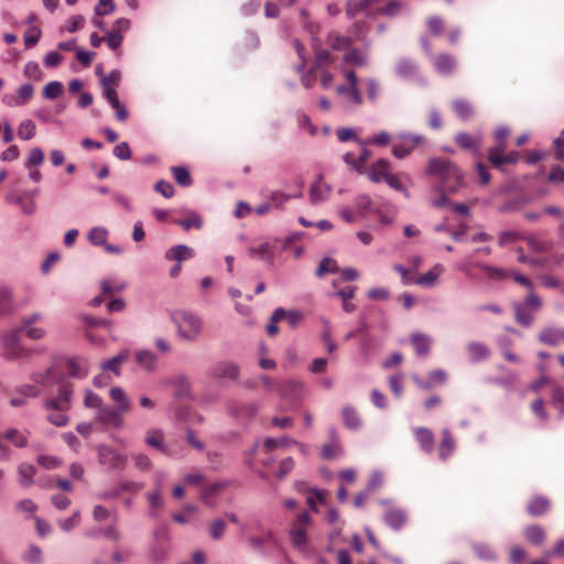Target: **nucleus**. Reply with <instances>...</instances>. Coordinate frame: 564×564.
<instances>
[{
    "label": "nucleus",
    "instance_id": "obj_1",
    "mask_svg": "<svg viewBox=\"0 0 564 564\" xmlns=\"http://www.w3.org/2000/svg\"><path fill=\"white\" fill-rule=\"evenodd\" d=\"M430 174L441 180L444 191L455 193L464 184V176L458 167L445 159H433L429 162Z\"/></svg>",
    "mask_w": 564,
    "mask_h": 564
},
{
    "label": "nucleus",
    "instance_id": "obj_2",
    "mask_svg": "<svg viewBox=\"0 0 564 564\" xmlns=\"http://www.w3.org/2000/svg\"><path fill=\"white\" fill-rule=\"evenodd\" d=\"M72 394V386L63 384L56 398L45 401L44 406L47 411H50L47 414V420L52 424L56 426H64L68 423V416L66 412L70 408Z\"/></svg>",
    "mask_w": 564,
    "mask_h": 564
},
{
    "label": "nucleus",
    "instance_id": "obj_3",
    "mask_svg": "<svg viewBox=\"0 0 564 564\" xmlns=\"http://www.w3.org/2000/svg\"><path fill=\"white\" fill-rule=\"evenodd\" d=\"M171 317L176 326L178 337L193 341L199 336L202 322L196 315L186 311H177Z\"/></svg>",
    "mask_w": 564,
    "mask_h": 564
},
{
    "label": "nucleus",
    "instance_id": "obj_4",
    "mask_svg": "<svg viewBox=\"0 0 564 564\" xmlns=\"http://www.w3.org/2000/svg\"><path fill=\"white\" fill-rule=\"evenodd\" d=\"M359 13L367 17L377 18L388 13V0H348L346 3V14L352 19Z\"/></svg>",
    "mask_w": 564,
    "mask_h": 564
},
{
    "label": "nucleus",
    "instance_id": "obj_5",
    "mask_svg": "<svg viewBox=\"0 0 564 564\" xmlns=\"http://www.w3.org/2000/svg\"><path fill=\"white\" fill-rule=\"evenodd\" d=\"M394 270L400 273L402 282L404 284H419L423 288H431L433 286L438 276L443 273L444 268L441 264H435L431 270H429L426 273H423L419 276H414L412 270H409L404 268L403 265L397 264L394 265Z\"/></svg>",
    "mask_w": 564,
    "mask_h": 564
},
{
    "label": "nucleus",
    "instance_id": "obj_6",
    "mask_svg": "<svg viewBox=\"0 0 564 564\" xmlns=\"http://www.w3.org/2000/svg\"><path fill=\"white\" fill-rule=\"evenodd\" d=\"M312 523V518L307 511L301 512L292 524L290 535L293 545L299 550H304L307 543L306 530Z\"/></svg>",
    "mask_w": 564,
    "mask_h": 564
},
{
    "label": "nucleus",
    "instance_id": "obj_7",
    "mask_svg": "<svg viewBox=\"0 0 564 564\" xmlns=\"http://www.w3.org/2000/svg\"><path fill=\"white\" fill-rule=\"evenodd\" d=\"M343 75L348 80V85L337 87V94L344 96L348 102L359 106L362 102L361 94L358 89V79L354 69H343Z\"/></svg>",
    "mask_w": 564,
    "mask_h": 564
},
{
    "label": "nucleus",
    "instance_id": "obj_8",
    "mask_svg": "<svg viewBox=\"0 0 564 564\" xmlns=\"http://www.w3.org/2000/svg\"><path fill=\"white\" fill-rule=\"evenodd\" d=\"M98 459L101 465L115 470H121L127 465V457L124 455L106 445L98 447Z\"/></svg>",
    "mask_w": 564,
    "mask_h": 564
},
{
    "label": "nucleus",
    "instance_id": "obj_9",
    "mask_svg": "<svg viewBox=\"0 0 564 564\" xmlns=\"http://www.w3.org/2000/svg\"><path fill=\"white\" fill-rule=\"evenodd\" d=\"M506 148L507 145L502 144L491 147L488 150V161L498 170H501L503 164H514L520 159V154L517 151H510L509 153L503 154Z\"/></svg>",
    "mask_w": 564,
    "mask_h": 564
},
{
    "label": "nucleus",
    "instance_id": "obj_10",
    "mask_svg": "<svg viewBox=\"0 0 564 564\" xmlns=\"http://www.w3.org/2000/svg\"><path fill=\"white\" fill-rule=\"evenodd\" d=\"M279 393L281 398L297 404L307 394V389L302 382L290 380L279 387Z\"/></svg>",
    "mask_w": 564,
    "mask_h": 564
},
{
    "label": "nucleus",
    "instance_id": "obj_11",
    "mask_svg": "<svg viewBox=\"0 0 564 564\" xmlns=\"http://www.w3.org/2000/svg\"><path fill=\"white\" fill-rule=\"evenodd\" d=\"M20 330L15 329L3 337L4 354L11 359H19L28 356V351L20 346Z\"/></svg>",
    "mask_w": 564,
    "mask_h": 564
},
{
    "label": "nucleus",
    "instance_id": "obj_12",
    "mask_svg": "<svg viewBox=\"0 0 564 564\" xmlns=\"http://www.w3.org/2000/svg\"><path fill=\"white\" fill-rule=\"evenodd\" d=\"M422 143L423 138L420 135H404L401 138L400 142L393 143L392 153L395 158L403 159Z\"/></svg>",
    "mask_w": 564,
    "mask_h": 564
},
{
    "label": "nucleus",
    "instance_id": "obj_13",
    "mask_svg": "<svg viewBox=\"0 0 564 564\" xmlns=\"http://www.w3.org/2000/svg\"><path fill=\"white\" fill-rule=\"evenodd\" d=\"M276 249V240L265 241L249 248V254L259 258L268 263H272Z\"/></svg>",
    "mask_w": 564,
    "mask_h": 564
},
{
    "label": "nucleus",
    "instance_id": "obj_14",
    "mask_svg": "<svg viewBox=\"0 0 564 564\" xmlns=\"http://www.w3.org/2000/svg\"><path fill=\"white\" fill-rule=\"evenodd\" d=\"M123 413L124 412H121L119 409L105 406L98 410L97 420L102 424L120 427L123 423Z\"/></svg>",
    "mask_w": 564,
    "mask_h": 564
},
{
    "label": "nucleus",
    "instance_id": "obj_15",
    "mask_svg": "<svg viewBox=\"0 0 564 564\" xmlns=\"http://www.w3.org/2000/svg\"><path fill=\"white\" fill-rule=\"evenodd\" d=\"M212 376L221 379H237L239 376V368L237 365L228 361L216 364L212 370Z\"/></svg>",
    "mask_w": 564,
    "mask_h": 564
},
{
    "label": "nucleus",
    "instance_id": "obj_16",
    "mask_svg": "<svg viewBox=\"0 0 564 564\" xmlns=\"http://www.w3.org/2000/svg\"><path fill=\"white\" fill-rule=\"evenodd\" d=\"M551 507V502L546 497L535 496L527 503V512L532 517L544 516Z\"/></svg>",
    "mask_w": 564,
    "mask_h": 564
},
{
    "label": "nucleus",
    "instance_id": "obj_17",
    "mask_svg": "<svg viewBox=\"0 0 564 564\" xmlns=\"http://www.w3.org/2000/svg\"><path fill=\"white\" fill-rule=\"evenodd\" d=\"M433 66L440 74L448 75L456 68V59L449 54L441 53L433 56Z\"/></svg>",
    "mask_w": 564,
    "mask_h": 564
},
{
    "label": "nucleus",
    "instance_id": "obj_18",
    "mask_svg": "<svg viewBox=\"0 0 564 564\" xmlns=\"http://www.w3.org/2000/svg\"><path fill=\"white\" fill-rule=\"evenodd\" d=\"M366 175L373 183L388 182V162L384 159L378 160L367 170Z\"/></svg>",
    "mask_w": 564,
    "mask_h": 564
},
{
    "label": "nucleus",
    "instance_id": "obj_19",
    "mask_svg": "<svg viewBox=\"0 0 564 564\" xmlns=\"http://www.w3.org/2000/svg\"><path fill=\"white\" fill-rule=\"evenodd\" d=\"M468 358L471 362H479L489 358L490 349L487 345L480 341H470L466 346Z\"/></svg>",
    "mask_w": 564,
    "mask_h": 564
},
{
    "label": "nucleus",
    "instance_id": "obj_20",
    "mask_svg": "<svg viewBox=\"0 0 564 564\" xmlns=\"http://www.w3.org/2000/svg\"><path fill=\"white\" fill-rule=\"evenodd\" d=\"M455 142L464 150L478 152L481 147V135H471L467 132H458L455 137Z\"/></svg>",
    "mask_w": 564,
    "mask_h": 564
},
{
    "label": "nucleus",
    "instance_id": "obj_21",
    "mask_svg": "<svg viewBox=\"0 0 564 564\" xmlns=\"http://www.w3.org/2000/svg\"><path fill=\"white\" fill-rule=\"evenodd\" d=\"M330 193V187L323 181L322 177H318L311 186L310 189V198L313 204H318L324 202Z\"/></svg>",
    "mask_w": 564,
    "mask_h": 564
},
{
    "label": "nucleus",
    "instance_id": "obj_22",
    "mask_svg": "<svg viewBox=\"0 0 564 564\" xmlns=\"http://www.w3.org/2000/svg\"><path fill=\"white\" fill-rule=\"evenodd\" d=\"M354 43V37L347 34H340L338 32H330L327 36V44L334 51H346Z\"/></svg>",
    "mask_w": 564,
    "mask_h": 564
},
{
    "label": "nucleus",
    "instance_id": "obj_23",
    "mask_svg": "<svg viewBox=\"0 0 564 564\" xmlns=\"http://www.w3.org/2000/svg\"><path fill=\"white\" fill-rule=\"evenodd\" d=\"M394 72L402 79H412L417 74V67L413 61L401 58L397 62Z\"/></svg>",
    "mask_w": 564,
    "mask_h": 564
},
{
    "label": "nucleus",
    "instance_id": "obj_24",
    "mask_svg": "<svg viewBox=\"0 0 564 564\" xmlns=\"http://www.w3.org/2000/svg\"><path fill=\"white\" fill-rule=\"evenodd\" d=\"M195 256L194 250L185 245H178L170 248L165 252V258L170 261L182 262L184 260L191 259Z\"/></svg>",
    "mask_w": 564,
    "mask_h": 564
},
{
    "label": "nucleus",
    "instance_id": "obj_25",
    "mask_svg": "<svg viewBox=\"0 0 564 564\" xmlns=\"http://www.w3.org/2000/svg\"><path fill=\"white\" fill-rule=\"evenodd\" d=\"M455 440L452 436V433L448 429H444L442 431V440L438 445V455L440 458L445 460L447 459L455 449Z\"/></svg>",
    "mask_w": 564,
    "mask_h": 564
},
{
    "label": "nucleus",
    "instance_id": "obj_26",
    "mask_svg": "<svg viewBox=\"0 0 564 564\" xmlns=\"http://www.w3.org/2000/svg\"><path fill=\"white\" fill-rule=\"evenodd\" d=\"M14 311L13 293L9 286L0 285V317Z\"/></svg>",
    "mask_w": 564,
    "mask_h": 564
},
{
    "label": "nucleus",
    "instance_id": "obj_27",
    "mask_svg": "<svg viewBox=\"0 0 564 564\" xmlns=\"http://www.w3.org/2000/svg\"><path fill=\"white\" fill-rule=\"evenodd\" d=\"M539 340L549 346H556L564 340V329L544 328L539 334Z\"/></svg>",
    "mask_w": 564,
    "mask_h": 564
},
{
    "label": "nucleus",
    "instance_id": "obj_28",
    "mask_svg": "<svg viewBox=\"0 0 564 564\" xmlns=\"http://www.w3.org/2000/svg\"><path fill=\"white\" fill-rule=\"evenodd\" d=\"M410 340L419 356H426L430 352L432 339L427 335L414 333L411 335Z\"/></svg>",
    "mask_w": 564,
    "mask_h": 564
},
{
    "label": "nucleus",
    "instance_id": "obj_29",
    "mask_svg": "<svg viewBox=\"0 0 564 564\" xmlns=\"http://www.w3.org/2000/svg\"><path fill=\"white\" fill-rule=\"evenodd\" d=\"M524 539L533 545H542L546 534L542 527L538 524L528 525L523 529Z\"/></svg>",
    "mask_w": 564,
    "mask_h": 564
},
{
    "label": "nucleus",
    "instance_id": "obj_30",
    "mask_svg": "<svg viewBox=\"0 0 564 564\" xmlns=\"http://www.w3.org/2000/svg\"><path fill=\"white\" fill-rule=\"evenodd\" d=\"M367 63L366 55L359 50H351L344 55L343 65L340 69H350L349 67L362 66Z\"/></svg>",
    "mask_w": 564,
    "mask_h": 564
},
{
    "label": "nucleus",
    "instance_id": "obj_31",
    "mask_svg": "<svg viewBox=\"0 0 564 564\" xmlns=\"http://www.w3.org/2000/svg\"><path fill=\"white\" fill-rule=\"evenodd\" d=\"M36 469L33 465L22 463L18 467V481L22 487H30L34 484Z\"/></svg>",
    "mask_w": 564,
    "mask_h": 564
},
{
    "label": "nucleus",
    "instance_id": "obj_32",
    "mask_svg": "<svg viewBox=\"0 0 564 564\" xmlns=\"http://www.w3.org/2000/svg\"><path fill=\"white\" fill-rule=\"evenodd\" d=\"M61 375L56 372L54 367L48 368L44 372L32 375V380L41 386L50 387L58 382Z\"/></svg>",
    "mask_w": 564,
    "mask_h": 564
},
{
    "label": "nucleus",
    "instance_id": "obj_33",
    "mask_svg": "<svg viewBox=\"0 0 564 564\" xmlns=\"http://www.w3.org/2000/svg\"><path fill=\"white\" fill-rule=\"evenodd\" d=\"M343 455V447L338 437L335 433L332 434V440L329 443L324 444L322 447V456L325 459H335Z\"/></svg>",
    "mask_w": 564,
    "mask_h": 564
},
{
    "label": "nucleus",
    "instance_id": "obj_34",
    "mask_svg": "<svg viewBox=\"0 0 564 564\" xmlns=\"http://www.w3.org/2000/svg\"><path fill=\"white\" fill-rule=\"evenodd\" d=\"M147 499L150 505L149 514L153 518H156L159 514V511L162 510L164 507V500L162 498L161 487L159 486L155 490L149 491L147 494Z\"/></svg>",
    "mask_w": 564,
    "mask_h": 564
},
{
    "label": "nucleus",
    "instance_id": "obj_35",
    "mask_svg": "<svg viewBox=\"0 0 564 564\" xmlns=\"http://www.w3.org/2000/svg\"><path fill=\"white\" fill-rule=\"evenodd\" d=\"M415 437L421 448L425 452H432L434 447V435L431 430L419 427L415 431Z\"/></svg>",
    "mask_w": 564,
    "mask_h": 564
},
{
    "label": "nucleus",
    "instance_id": "obj_36",
    "mask_svg": "<svg viewBox=\"0 0 564 564\" xmlns=\"http://www.w3.org/2000/svg\"><path fill=\"white\" fill-rule=\"evenodd\" d=\"M455 113L464 121L470 119L474 115L471 104L465 99L457 98L452 104Z\"/></svg>",
    "mask_w": 564,
    "mask_h": 564
},
{
    "label": "nucleus",
    "instance_id": "obj_37",
    "mask_svg": "<svg viewBox=\"0 0 564 564\" xmlns=\"http://www.w3.org/2000/svg\"><path fill=\"white\" fill-rule=\"evenodd\" d=\"M163 437H164V435H163L162 431L151 430V431L147 432L145 443L149 446L156 448L158 451H160L163 454H169V451L163 443Z\"/></svg>",
    "mask_w": 564,
    "mask_h": 564
},
{
    "label": "nucleus",
    "instance_id": "obj_38",
    "mask_svg": "<svg viewBox=\"0 0 564 564\" xmlns=\"http://www.w3.org/2000/svg\"><path fill=\"white\" fill-rule=\"evenodd\" d=\"M408 513L400 508H390V528L400 531L408 523Z\"/></svg>",
    "mask_w": 564,
    "mask_h": 564
},
{
    "label": "nucleus",
    "instance_id": "obj_39",
    "mask_svg": "<svg viewBox=\"0 0 564 564\" xmlns=\"http://www.w3.org/2000/svg\"><path fill=\"white\" fill-rule=\"evenodd\" d=\"M344 424L350 430H358L361 426V420L357 411L351 406H345L341 411Z\"/></svg>",
    "mask_w": 564,
    "mask_h": 564
},
{
    "label": "nucleus",
    "instance_id": "obj_40",
    "mask_svg": "<svg viewBox=\"0 0 564 564\" xmlns=\"http://www.w3.org/2000/svg\"><path fill=\"white\" fill-rule=\"evenodd\" d=\"M171 173L175 180V182L183 186V187H187V186H191L192 183H193V180H192V176L189 174V171L187 167L185 166H172L171 167Z\"/></svg>",
    "mask_w": 564,
    "mask_h": 564
},
{
    "label": "nucleus",
    "instance_id": "obj_41",
    "mask_svg": "<svg viewBox=\"0 0 564 564\" xmlns=\"http://www.w3.org/2000/svg\"><path fill=\"white\" fill-rule=\"evenodd\" d=\"M110 398L118 403V408L121 412H128L130 410L129 399L123 391V389L119 387H113L110 389Z\"/></svg>",
    "mask_w": 564,
    "mask_h": 564
},
{
    "label": "nucleus",
    "instance_id": "obj_42",
    "mask_svg": "<svg viewBox=\"0 0 564 564\" xmlns=\"http://www.w3.org/2000/svg\"><path fill=\"white\" fill-rule=\"evenodd\" d=\"M2 436L6 441L11 442L15 447H25L28 444V435L15 429L6 431Z\"/></svg>",
    "mask_w": 564,
    "mask_h": 564
},
{
    "label": "nucleus",
    "instance_id": "obj_43",
    "mask_svg": "<svg viewBox=\"0 0 564 564\" xmlns=\"http://www.w3.org/2000/svg\"><path fill=\"white\" fill-rule=\"evenodd\" d=\"M135 359L139 366L148 371H152L155 368L156 356L149 350H141L137 352Z\"/></svg>",
    "mask_w": 564,
    "mask_h": 564
},
{
    "label": "nucleus",
    "instance_id": "obj_44",
    "mask_svg": "<svg viewBox=\"0 0 564 564\" xmlns=\"http://www.w3.org/2000/svg\"><path fill=\"white\" fill-rule=\"evenodd\" d=\"M36 133V126L31 119L23 120L18 127V135L22 140H31Z\"/></svg>",
    "mask_w": 564,
    "mask_h": 564
},
{
    "label": "nucleus",
    "instance_id": "obj_45",
    "mask_svg": "<svg viewBox=\"0 0 564 564\" xmlns=\"http://www.w3.org/2000/svg\"><path fill=\"white\" fill-rule=\"evenodd\" d=\"M227 524L223 519H214L208 527L213 540H221L226 533Z\"/></svg>",
    "mask_w": 564,
    "mask_h": 564
},
{
    "label": "nucleus",
    "instance_id": "obj_46",
    "mask_svg": "<svg viewBox=\"0 0 564 564\" xmlns=\"http://www.w3.org/2000/svg\"><path fill=\"white\" fill-rule=\"evenodd\" d=\"M429 32L434 36H441L445 30L444 20L440 17L433 15L426 20Z\"/></svg>",
    "mask_w": 564,
    "mask_h": 564
},
{
    "label": "nucleus",
    "instance_id": "obj_47",
    "mask_svg": "<svg viewBox=\"0 0 564 564\" xmlns=\"http://www.w3.org/2000/svg\"><path fill=\"white\" fill-rule=\"evenodd\" d=\"M336 137L340 142L355 141L358 145H360V141H362L357 131L352 128H338L336 130Z\"/></svg>",
    "mask_w": 564,
    "mask_h": 564
},
{
    "label": "nucleus",
    "instance_id": "obj_48",
    "mask_svg": "<svg viewBox=\"0 0 564 564\" xmlns=\"http://www.w3.org/2000/svg\"><path fill=\"white\" fill-rule=\"evenodd\" d=\"M284 317H285V310L284 308L279 307V308H276L273 312V314H272V316L270 318V322L267 325V333H268V335L274 336L275 334H278L279 328L276 326V323H279L282 319H284Z\"/></svg>",
    "mask_w": 564,
    "mask_h": 564
},
{
    "label": "nucleus",
    "instance_id": "obj_49",
    "mask_svg": "<svg viewBox=\"0 0 564 564\" xmlns=\"http://www.w3.org/2000/svg\"><path fill=\"white\" fill-rule=\"evenodd\" d=\"M108 231L104 227H95L89 231V241L95 246H104L107 242Z\"/></svg>",
    "mask_w": 564,
    "mask_h": 564
},
{
    "label": "nucleus",
    "instance_id": "obj_50",
    "mask_svg": "<svg viewBox=\"0 0 564 564\" xmlns=\"http://www.w3.org/2000/svg\"><path fill=\"white\" fill-rule=\"evenodd\" d=\"M271 531H262L259 535H253L248 539L249 545L253 550H260L265 543L272 540Z\"/></svg>",
    "mask_w": 564,
    "mask_h": 564
},
{
    "label": "nucleus",
    "instance_id": "obj_51",
    "mask_svg": "<svg viewBox=\"0 0 564 564\" xmlns=\"http://www.w3.org/2000/svg\"><path fill=\"white\" fill-rule=\"evenodd\" d=\"M221 488L223 486L220 484H212L206 486L200 492V500L207 506L213 507V497L217 495Z\"/></svg>",
    "mask_w": 564,
    "mask_h": 564
},
{
    "label": "nucleus",
    "instance_id": "obj_52",
    "mask_svg": "<svg viewBox=\"0 0 564 564\" xmlns=\"http://www.w3.org/2000/svg\"><path fill=\"white\" fill-rule=\"evenodd\" d=\"M484 271L486 276L491 280H502L509 276V273L500 268L490 267L487 264H477Z\"/></svg>",
    "mask_w": 564,
    "mask_h": 564
},
{
    "label": "nucleus",
    "instance_id": "obj_53",
    "mask_svg": "<svg viewBox=\"0 0 564 564\" xmlns=\"http://www.w3.org/2000/svg\"><path fill=\"white\" fill-rule=\"evenodd\" d=\"M333 63L330 53L326 48H318L315 51V63L316 69H323L328 64Z\"/></svg>",
    "mask_w": 564,
    "mask_h": 564
},
{
    "label": "nucleus",
    "instance_id": "obj_54",
    "mask_svg": "<svg viewBox=\"0 0 564 564\" xmlns=\"http://www.w3.org/2000/svg\"><path fill=\"white\" fill-rule=\"evenodd\" d=\"M67 372L69 376L77 378L84 377L87 373L84 364L76 358L69 359L67 361Z\"/></svg>",
    "mask_w": 564,
    "mask_h": 564
},
{
    "label": "nucleus",
    "instance_id": "obj_55",
    "mask_svg": "<svg viewBox=\"0 0 564 564\" xmlns=\"http://www.w3.org/2000/svg\"><path fill=\"white\" fill-rule=\"evenodd\" d=\"M175 223L183 227L185 230H189L191 228L199 229L203 226L202 218L196 214H191L188 217L178 219Z\"/></svg>",
    "mask_w": 564,
    "mask_h": 564
},
{
    "label": "nucleus",
    "instance_id": "obj_56",
    "mask_svg": "<svg viewBox=\"0 0 564 564\" xmlns=\"http://www.w3.org/2000/svg\"><path fill=\"white\" fill-rule=\"evenodd\" d=\"M338 270V267H337V263L334 259H330V258H324L317 270H316V275L317 276H323L325 275L326 273H334Z\"/></svg>",
    "mask_w": 564,
    "mask_h": 564
},
{
    "label": "nucleus",
    "instance_id": "obj_57",
    "mask_svg": "<svg viewBox=\"0 0 564 564\" xmlns=\"http://www.w3.org/2000/svg\"><path fill=\"white\" fill-rule=\"evenodd\" d=\"M126 359H127L126 354H119V355L115 356L113 358L105 361L102 364V369L110 370V371L115 372L116 375H119L120 373L119 368Z\"/></svg>",
    "mask_w": 564,
    "mask_h": 564
},
{
    "label": "nucleus",
    "instance_id": "obj_58",
    "mask_svg": "<svg viewBox=\"0 0 564 564\" xmlns=\"http://www.w3.org/2000/svg\"><path fill=\"white\" fill-rule=\"evenodd\" d=\"M63 91V85L59 82H51L43 89V96L46 99H55Z\"/></svg>",
    "mask_w": 564,
    "mask_h": 564
},
{
    "label": "nucleus",
    "instance_id": "obj_59",
    "mask_svg": "<svg viewBox=\"0 0 564 564\" xmlns=\"http://www.w3.org/2000/svg\"><path fill=\"white\" fill-rule=\"evenodd\" d=\"M360 145H378V147H386L388 145V132L381 131L379 134L362 139L360 141Z\"/></svg>",
    "mask_w": 564,
    "mask_h": 564
},
{
    "label": "nucleus",
    "instance_id": "obj_60",
    "mask_svg": "<svg viewBox=\"0 0 564 564\" xmlns=\"http://www.w3.org/2000/svg\"><path fill=\"white\" fill-rule=\"evenodd\" d=\"M23 560L31 564H40L42 562V551L36 545H30L29 550L24 553Z\"/></svg>",
    "mask_w": 564,
    "mask_h": 564
},
{
    "label": "nucleus",
    "instance_id": "obj_61",
    "mask_svg": "<svg viewBox=\"0 0 564 564\" xmlns=\"http://www.w3.org/2000/svg\"><path fill=\"white\" fill-rule=\"evenodd\" d=\"M34 94V87L31 84H24L21 87H19L17 95L18 99L22 105L28 104Z\"/></svg>",
    "mask_w": 564,
    "mask_h": 564
},
{
    "label": "nucleus",
    "instance_id": "obj_62",
    "mask_svg": "<svg viewBox=\"0 0 564 564\" xmlns=\"http://www.w3.org/2000/svg\"><path fill=\"white\" fill-rule=\"evenodd\" d=\"M41 39V30L36 26L29 29L24 34V44L26 47L34 46Z\"/></svg>",
    "mask_w": 564,
    "mask_h": 564
},
{
    "label": "nucleus",
    "instance_id": "obj_63",
    "mask_svg": "<svg viewBox=\"0 0 564 564\" xmlns=\"http://www.w3.org/2000/svg\"><path fill=\"white\" fill-rule=\"evenodd\" d=\"M520 238H521V235L518 231L508 230V231H502L499 235L498 242H499V246L505 247V246L516 242Z\"/></svg>",
    "mask_w": 564,
    "mask_h": 564
},
{
    "label": "nucleus",
    "instance_id": "obj_64",
    "mask_svg": "<svg viewBox=\"0 0 564 564\" xmlns=\"http://www.w3.org/2000/svg\"><path fill=\"white\" fill-rule=\"evenodd\" d=\"M154 189L165 198H171L175 193L173 185L164 180L159 181Z\"/></svg>",
    "mask_w": 564,
    "mask_h": 564
}]
</instances>
